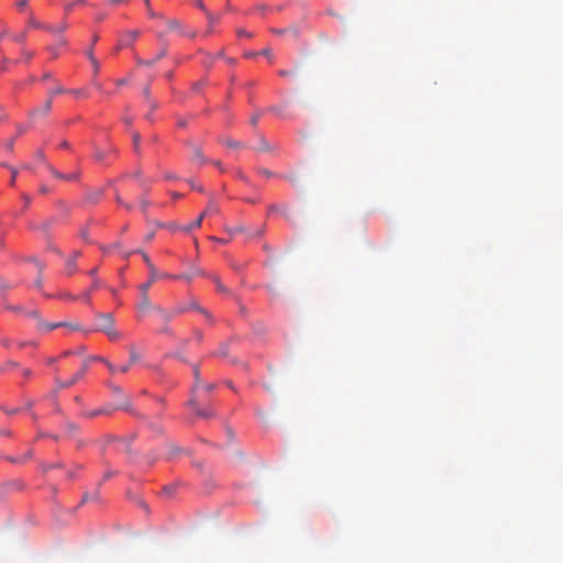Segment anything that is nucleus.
<instances>
[{
  "label": "nucleus",
  "mask_w": 563,
  "mask_h": 563,
  "mask_svg": "<svg viewBox=\"0 0 563 563\" xmlns=\"http://www.w3.org/2000/svg\"><path fill=\"white\" fill-rule=\"evenodd\" d=\"M192 372H194V376H195V385L192 387V394H195V390L198 388L199 385H201V378H200V373H199V368H198L197 365L192 366ZM188 405L192 408V410L199 417L207 418V417L212 416L211 412L202 410V409L197 407V399H196L195 395H192V397L189 399Z\"/></svg>",
  "instance_id": "2"
},
{
  "label": "nucleus",
  "mask_w": 563,
  "mask_h": 563,
  "mask_svg": "<svg viewBox=\"0 0 563 563\" xmlns=\"http://www.w3.org/2000/svg\"><path fill=\"white\" fill-rule=\"evenodd\" d=\"M133 253H136V252L135 251H124L121 254L124 258H129Z\"/></svg>",
  "instance_id": "53"
},
{
  "label": "nucleus",
  "mask_w": 563,
  "mask_h": 563,
  "mask_svg": "<svg viewBox=\"0 0 563 563\" xmlns=\"http://www.w3.org/2000/svg\"><path fill=\"white\" fill-rule=\"evenodd\" d=\"M108 2H109L110 4L118 5V4H121V3H126V2H129V0H108Z\"/></svg>",
  "instance_id": "43"
},
{
  "label": "nucleus",
  "mask_w": 563,
  "mask_h": 563,
  "mask_svg": "<svg viewBox=\"0 0 563 563\" xmlns=\"http://www.w3.org/2000/svg\"><path fill=\"white\" fill-rule=\"evenodd\" d=\"M49 172L56 178L64 179V180H70V181L78 180L79 176H80L79 172H75V173H71V174H62L58 170H56L55 168H53V167H49Z\"/></svg>",
  "instance_id": "10"
},
{
  "label": "nucleus",
  "mask_w": 563,
  "mask_h": 563,
  "mask_svg": "<svg viewBox=\"0 0 563 563\" xmlns=\"http://www.w3.org/2000/svg\"><path fill=\"white\" fill-rule=\"evenodd\" d=\"M214 282H216V285H217V288L219 291H221V292L227 291V288L221 284V282L219 279L216 278Z\"/></svg>",
  "instance_id": "39"
},
{
  "label": "nucleus",
  "mask_w": 563,
  "mask_h": 563,
  "mask_svg": "<svg viewBox=\"0 0 563 563\" xmlns=\"http://www.w3.org/2000/svg\"><path fill=\"white\" fill-rule=\"evenodd\" d=\"M207 216V212H202L194 222L189 223L187 227L184 228L185 232H189L194 229H197L201 225V222L203 218Z\"/></svg>",
  "instance_id": "15"
},
{
  "label": "nucleus",
  "mask_w": 563,
  "mask_h": 563,
  "mask_svg": "<svg viewBox=\"0 0 563 563\" xmlns=\"http://www.w3.org/2000/svg\"><path fill=\"white\" fill-rule=\"evenodd\" d=\"M203 389L207 391V393H210L213 390L214 388V385L213 384H205L203 386Z\"/></svg>",
  "instance_id": "45"
},
{
  "label": "nucleus",
  "mask_w": 563,
  "mask_h": 563,
  "mask_svg": "<svg viewBox=\"0 0 563 563\" xmlns=\"http://www.w3.org/2000/svg\"><path fill=\"white\" fill-rule=\"evenodd\" d=\"M153 311L157 313L159 320L164 323L169 322L173 318L186 312L185 307H175L172 310L163 309L162 307H153Z\"/></svg>",
  "instance_id": "4"
},
{
  "label": "nucleus",
  "mask_w": 563,
  "mask_h": 563,
  "mask_svg": "<svg viewBox=\"0 0 563 563\" xmlns=\"http://www.w3.org/2000/svg\"><path fill=\"white\" fill-rule=\"evenodd\" d=\"M66 45H67L66 38L60 37L59 41H58V46H66Z\"/></svg>",
  "instance_id": "61"
},
{
  "label": "nucleus",
  "mask_w": 563,
  "mask_h": 563,
  "mask_svg": "<svg viewBox=\"0 0 563 563\" xmlns=\"http://www.w3.org/2000/svg\"><path fill=\"white\" fill-rule=\"evenodd\" d=\"M139 360H140V355L137 354V352L134 349H131L130 361L128 364H130V366H131L132 364L136 363Z\"/></svg>",
  "instance_id": "25"
},
{
  "label": "nucleus",
  "mask_w": 563,
  "mask_h": 563,
  "mask_svg": "<svg viewBox=\"0 0 563 563\" xmlns=\"http://www.w3.org/2000/svg\"><path fill=\"white\" fill-rule=\"evenodd\" d=\"M85 3H86V0H76L74 2H68V3L65 4L64 10L68 14V13H70L74 10V8L77 4H85Z\"/></svg>",
  "instance_id": "19"
},
{
  "label": "nucleus",
  "mask_w": 563,
  "mask_h": 563,
  "mask_svg": "<svg viewBox=\"0 0 563 563\" xmlns=\"http://www.w3.org/2000/svg\"><path fill=\"white\" fill-rule=\"evenodd\" d=\"M52 110V100L51 99H47L43 107L41 108H35L33 109L31 112H30V115L31 117H36L38 114H47L49 113V111Z\"/></svg>",
  "instance_id": "12"
},
{
  "label": "nucleus",
  "mask_w": 563,
  "mask_h": 563,
  "mask_svg": "<svg viewBox=\"0 0 563 563\" xmlns=\"http://www.w3.org/2000/svg\"><path fill=\"white\" fill-rule=\"evenodd\" d=\"M91 361H100V362L104 363L107 365V367L109 368V371L115 369V366L112 363H110L109 361H107L106 358H103L101 356L87 357L82 362L80 371L78 373H76L70 379L60 380L59 378H55L57 390L69 388L73 385H75L77 382H79L84 377L86 372L88 371Z\"/></svg>",
  "instance_id": "1"
},
{
  "label": "nucleus",
  "mask_w": 563,
  "mask_h": 563,
  "mask_svg": "<svg viewBox=\"0 0 563 563\" xmlns=\"http://www.w3.org/2000/svg\"><path fill=\"white\" fill-rule=\"evenodd\" d=\"M190 150H191V161L196 164H198L199 166L208 163V158L203 155L202 153V148L201 146L197 145V144H194V143H189L188 144Z\"/></svg>",
  "instance_id": "7"
},
{
  "label": "nucleus",
  "mask_w": 563,
  "mask_h": 563,
  "mask_svg": "<svg viewBox=\"0 0 563 563\" xmlns=\"http://www.w3.org/2000/svg\"><path fill=\"white\" fill-rule=\"evenodd\" d=\"M101 286V282L98 279V278H95L93 279V283L91 285V288L86 290L82 295H81V299L88 303H90L91 301V291H93L96 288L100 287Z\"/></svg>",
  "instance_id": "13"
},
{
  "label": "nucleus",
  "mask_w": 563,
  "mask_h": 563,
  "mask_svg": "<svg viewBox=\"0 0 563 563\" xmlns=\"http://www.w3.org/2000/svg\"><path fill=\"white\" fill-rule=\"evenodd\" d=\"M206 14H207L210 23H216L218 21V18L214 16L213 14H211L209 11H207Z\"/></svg>",
  "instance_id": "41"
},
{
  "label": "nucleus",
  "mask_w": 563,
  "mask_h": 563,
  "mask_svg": "<svg viewBox=\"0 0 563 563\" xmlns=\"http://www.w3.org/2000/svg\"><path fill=\"white\" fill-rule=\"evenodd\" d=\"M153 284L154 283L146 282V283L140 285V287H139L140 292H141V300L137 306V309H139L140 313H144L148 310L153 311V307H155L154 305H152L150 297H148V290Z\"/></svg>",
  "instance_id": "3"
},
{
  "label": "nucleus",
  "mask_w": 563,
  "mask_h": 563,
  "mask_svg": "<svg viewBox=\"0 0 563 563\" xmlns=\"http://www.w3.org/2000/svg\"><path fill=\"white\" fill-rule=\"evenodd\" d=\"M203 212H207V216L208 214H213V213H217L218 212V208L217 206H214L213 203H210L206 210Z\"/></svg>",
  "instance_id": "30"
},
{
  "label": "nucleus",
  "mask_w": 563,
  "mask_h": 563,
  "mask_svg": "<svg viewBox=\"0 0 563 563\" xmlns=\"http://www.w3.org/2000/svg\"><path fill=\"white\" fill-rule=\"evenodd\" d=\"M258 120H260V114H254V115H252V118H251V124H252V125H256V124H257V122H258Z\"/></svg>",
  "instance_id": "46"
},
{
  "label": "nucleus",
  "mask_w": 563,
  "mask_h": 563,
  "mask_svg": "<svg viewBox=\"0 0 563 563\" xmlns=\"http://www.w3.org/2000/svg\"><path fill=\"white\" fill-rule=\"evenodd\" d=\"M135 252L142 254L143 260L148 268L150 276L147 282L154 283V279L172 277V275L168 273L158 272L155 265L150 260L148 255L144 253L142 250H136Z\"/></svg>",
  "instance_id": "5"
},
{
  "label": "nucleus",
  "mask_w": 563,
  "mask_h": 563,
  "mask_svg": "<svg viewBox=\"0 0 563 563\" xmlns=\"http://www.w3.org/2000/svg\"><path fill=\"white\" fill-rule=\"evenodd\" d=\"M170 278H180V279H186V280H188V282H190V280H191V276H189V275H179V276H173V275H172V277H170Z\"/></svg>",
  "instance_id": "49"
},
{
  "label": "nucleus",
  "mask_w": 563,
  "mask_h": 563,
  "mask_svg": "<svg viewBox=\"0 0 563 563\" xmlns=\"http://www.w3.org/2000/svg\"><path fill=\"white\" fill-rule=\"evenodd\" d=\"M192 303H196L195 301H190L188 305H178L177 307H185L186 308V311L189 310V309H195L192 306Z\"/></svg>",
  "instance_id": "54"
},
{
  "label": "nucleus",
  "mask_w": 563,
  "mask_h": 563,
  "mask_svg": "<svg viewBox=\"0 0 563 563\" xmlns=\"http://www.w3.org/2000/svg\"><path fill=\"white\" fill-rule=\"evenodd\" d=\"M106 156V153L103 151L97 150L95 152V158L99 162H101Z\"/></svg>",
  "instance_id": "32"
},
{
  "label": "nucleus",
  "mask_w": 563,
  "mask_h": 563,
  "mask_svg": "<svg viewBox=\"0 0 563 563\" xmlns=\"http://www.w3.org/2000/svg\"><path fill=\"white\" fill-rule=\"evenodd\" d=\"M26 36L24 33L18 34L13 36V40L18 43H23L25 41Z\"/></svg>",
  "instance_id": "35"
},
{
  "label": "nucleus",
  "mask_w": 563,
  "mask_h": 563,
  "mask_svg": "<svg viewBox=\"0 0 563 563\" xmlns=\"http://www.w3.org/2000/svg\"><path fill=\"white\" fill-rule=\"evenodd\" d=\"M29 25L30 26H34V27H40L41 26V24L35 19H33V18L30 19Z\"/></svg>",
  "instance_id": "44"
},
{
  "label": "nucleus",
  "mask_w": 563,
  "mask_h": 563,
  "mask_svg": "<svg viewBox=\"0 0 563 563\" xmlns=\"http://www.w3.org/2000/svg\"><path fill=\"white\" fill-rule=\"evenodd\" d=\"M86 55H87L88 59L90 60V63L92 65L95 75H97L99 73V70H100V64L96 59V57H95V55L92 53V48H88L87 52H86Z\"/></svg>",
  "instance_id": "14"
},
{
  "label": "nucleus",
  "mask_w": 563,
  "mask_h": 563,
  "mask_svg": "<svg viewBox=\"0 0 563 563\" xmlns=\"http://www.w3.org/2000/svg\"><path fill=\"white\" fill-rule=\"evenodd\" d=\"M33 262L36 264L38 272L41 273L44 268V265L38 262L37 260H33Z\"/></svg>",
  "instance_id": "58"
},
{
  "label": "nucleus",
  "mask_w": 563,
  "mask_h": 563,
  "mask_svg": "<svg viewBox=\"0 0 563 563\" xmlns=\"http://www.w3.org/2000/svg\"><path fill=\"white\" fill-rule=\"evenodd\" d=\"M147 12H148V15L152 16V18H155V16H158L152 9L151 7L147 8Z\"/></svg>",
  "instance_id": "63"
},
{
  "label": "nucleus",
  "mask_w": 563,
  "mask_h": 563,
  "mask_svg": "<svg viewBox=\"0 0 563 563\" xmlns=\"http://www.w3.org/2000/svg\"><path fill=\"white\" fill-rule=\"evenodd\" d=\"M260 54L269 58L272 56V51L269 48H265Z\"/></svg>",
  "instance_id": "50"
},
{
  "label": "nucleus",
  "mask_w": 563,
  "mask_h": 563,
  "mask_svg": "<svg viewBox=\"0 0 563 563\" xmlns=\"http://www.w3.org/2000/svg\"><path fill=\"white\" fill-rule=\"evenodd\" d=\"M189 184H190L192 189H197V190L202 191V187L201 186H197V184H194L192 181H189Z\"/></svg>",
  "instance_id": "62"
},
{
  "label": "nucleus",
  "mask_w": 563,
  "mask_h": 563,
  "mask_svg": "<svg viewBox=\"0 0 563 563\" xmlns=\"http://www.w3.org/2000/svg\"><path fill=\"white\" fill-rule=\"evenodd\" d=\"M64 327H68L70 328L71 330H79V325L78 324H70V323H66L65 322V325Z\"/></svg>",
  "instance_id": "60"
},
{
  "label": "nucleus",
  "mask_w": 563,
  "mask_h": 563,
  "mask_svg": "<svg viewBox=\"0 0 563 563\" xmlns=\"http://www.w3.org/2000/svg\"><path fill=\"white\" fill-rule=\"evenodd\" d=\"M140 141H141V135L139 133H133V143H134L135 152H139Z\"/></svg>",
  "instance_id": "28"
},
{
  "label": "nucleus",
  "mask_w": 563,
  "mask_h": 563,
  "mask_svg": "<svg viewBox=\"0 0 563 563\" xmlns=\"http://www.w3.org/2000/svg\"><path fill=\"white\" fill-rule=\"evenodd\" d=\"M167 26L170 31H175L179 29V22L177 20H168Z\"/></svg>",
  "instance_id": "27"
},
{
  "label": "nucleus",
  "mask_w": 563,
  "mask_h": 563,
  "mask_svg": "<svg viewBox=\"0 0 563 563\" xmlns=\"http://www.w3.org/2000/svg\"><path fill=\"white\" fill-rule=\"evenodd\" d=\"M63 325H65V322L52 323V322H46L43 319H38L37 328L41 331L49 332V331H53Z\"/></svg>",
  "instance_id": "11"
},
{
  "label": "nucleus",
  "mask_w": 563,
  "mask_h": 563,
  "mask_svg": "<svg viewBox=\"0 0 563 563\" xmlns=\"http://www.w3.org/2000/svg\"><path fill=\"white\" fill-rule=\"evenodd\" d=\"M114 394H122V389L119 386L110 385Z\"/></svg>",
  "instance_id": "52"
},
{
  "label": "nucleus",
  "mask_w": 563,
  "mask_h": 563,
  "mask_svg": "<svg viewBox=\"0 0 563 563\" xmlns=\"http://www.w3.org/2000/svg\"><path fill=\"white\" fill-rule=\"evenodd\" d=\"M194 308H196V310H198L202 316H205V318L209 321V322H213V318L212 316L210 314L209 311H207L206 309L201 308L200 306H198L197 303H192Z\"/></svg>",
  "instance_id": "20"
},
{
  "label": "nucleus",
  "mask_w": 563,
  "mask_h": 563,
  "mask_svg": "<svg viewBox=\"0 0 563 563\" xmlns=\"http://www.w3.org/2000/svg\"><path fill=\"white\" fill-rule=\"evenodd\" d=\"M9 168L11 170L10 185L13 186L15 184V178H16V175H18V170L14 167H9Z\"/></svg>",
  "instance_id": "31"
},
{
  "label": "nucleus",
  "mask_w": 563,
  "mask_h": 563,
  "mask_svg": "<svg viewBox=\"0 0 563 563\" xmlns=\"http://www.w3.org/2000/svg\"><path fill=\"white\" fill-rule=\"evenodd\" d=\"M27 316L35 319L36 322L38 323V319H42L38 314V311L37 310H31L27 312Z\"/></svg>",
  "instance_id": "33"
},
{
  "label": "nucleus",
  "mask_w": 563,
  "mask_h": 563,
  "mask_svg": "<svg viewBox=\"0 0 563 563\" xmlns=\"http://www.w3.org/2000/svg\"><path fill=\"white\" fill-rule=\"evenodd\" d=\"M216 167H218L220 170L223 172L222 163L220 161H212L211 162Z\"/></svg>",
  "instance_id": "57"
},
{
  "label": "nucleus",
  "mask_w": 563,
  "mask_h": 563,
  "mask_svg": "<svg viewBox=\"0 0 563 563\" xmlns=\"http://www.w3.org/2000/svg\"><path fill=\"white\" fill-rule=\"evenodd\" d=\"M79 256V253L74 254V258H69L66 262V266L68 269V273L71 275L76 271V257Z\"/></svg>",
  "instance_id": "18"
},
{
  "label": "nucleus",
  "mask_w": 563,
  "mask_h": 563,
  "mask_svg": "<svg viewBox=\"0 0 563 563\" xmlns=\"http://www.w3.org/2000/svg\"><path fill=\"white\" fill-rule=\"evenodd\" d=\"M224 145H227L228 147H232V148H240L241 147V143L238 142V141H233V140H227L223 142Z\"/></svg>",
  "instance_id": "26"
},
{
  "label": "nucleus",
  "mask_w": 563,
  "mask_h": 563,
  "mask_svg": "<svg viewBox=\"0 0 563 563\" xmlns=\"http://www.w3.org/2000/svg\"><path fill=\"white\" fill-rule=\"evenodd\" d=\"M166 55H167V49L166 48H162L157 53V55L154 58H152L151 60H145V59H142L141 57H139V56H135V62H136L137 65H141V66H153L158 60L164 58Z\"/></svg>",
  "instance_id": "9"
},
{
  "label": "nucleus",
  "mask_w": 563,
  "mask_h": 563,
  "mask_svg": "<svg viewBox=\"0 0 563 563\" xmlns=\"http://www.w3.org/2000/svg\"><path fill=\"white\" fill-rule=\"evenodd\" d=\"M194 338H195L198 342H200V341L202 340V338H203V334H202V332H201L200 330H195V331H194Z\"/></svg>",
  "instance_id": "38"
},
{
  "label": "nucleus",
  "mask_w": 563,
  "mask_h": 563,
  "mask_svg": "<svg viewBox=\"0 0 563 563\" xmlns=\"http://www.w3.org/2000/svg\"><path fill=\"white\" fill-rule=\"evenodd\" d=\"M261 174H262L263 176L267 177V178H268V177H271V176L273 175V173H272V172H269V170H267V169H262V170H261Z\"/></svg>",
  "instance_id": "59"
},
{
  "label": "nucleus",
  "mask_w": 563,
  "mask_h": 563,
  "mask_svg": "<svg viewBox=\"0 0 563 563\" xmlns=\"http://www.w3.org/2000/svg\"><path fill=\"white\" fill-rule=\"evenodd\" d=\"M22 198L24 200V206L29 207L31 203V198L27 195H23Z\"/></svg>",
  "instance_id": "51"
},
{
  "label": "nucleus",
  "mask_w": 563,
  "mask_h": 563,
  "mask_svg": "<svg viewBox=\"0 0 563 563\" xmlns=\"http://www.w3.org/2000/svg\"><path fill=\"white\" fill-rule=\"evenodd\" d=\"M33 52L31 51H22V56L25 60H30L33 57Z\"/></svg>",
  "instance_id": "36"
},
{
  "label": "nucleus",
  "mask_w": 563,
  "mask_h": 563,
  "mask_svg": "<svg viewBox=\"0 0 563 563\" xmlns=\"http://www.w3.org/2000/svg\"><path fill=\"white\" fill-rule=\"evenodd\" d=\"M101 196H102L101 191H96V192L89 194L87 196V200L96 203V202H98V200L100 199Z\"/></svg>",
  "instance_id": "24"
},
{
  "label": "nucleus",
  "mask_w": 563,
  "mask_h": 563,
  "mask_svg": "<svg viewBox=\"0 0 563 563\" xmlns=\"http://www.w3.org/2000/svg\"><path fill=\"white\" fill-rule=\"evenodd\" d=\"M139 36H140L139 30H128V31L123 32L120 35V38H119L115 49L120 51L123 47H131L134 44V42L139 38Z\"/></svg>",
  "instance_id": "6"
},
{
  "label": "nucleus",
  "mask_w": 563,
  "mask_h": 563,
  "mask_svg": "<svg viewBox=\"0 0 563 563\" xmlns=\"http://www.w3.org/2000/svg\"><path fill=\"white\" fill-rule=\"evenodd\" d=\"M113 409H98L90 412H87L86 416L89 418H93L98 415H109Z\"/></svg>",
  "instance_id": "21"
},
{
  "label": "nucleus",
  "mask_w": 563,
  "mask_h": 563,
  "mask_svg": "<svg viewBox=\"0 0 563 563\" xmlns=\"http://www.w3.org/2000/svg\"><path fill=\"white\" fill-rule=\"evenodd\" d=\"M143 95H144L145 99L150 100V97H151L150 86H146L143 88Z\"/></svg>",
  "instance_id": "40"
},
{
  "label": "nucleus",
  "mask_w": 563,
  "mask_h": 563,
  "mask_svg": "<svg viewBox=\"0 0 563 563\" xmlns=\"http://www.w3.org/2000/svg\"><path fill=\"white\" fill-rule=\"evenodd\" d=\"M130 369V364H124L122 366H115L114 371H110L111 373L121 372L126 373Z\"/></svg>",
  "instance_id": "29"
},
{
  "label": "nucleus",
  "mask_w": 563,
  "mask_h": 563,
  "mask_svg": "<svg viewBox=\"0 0 563 563\" xmlns=\"http://www.w3.org/2000/svg\"><path fill=\"white\" fill-rule=\"evenodd\" d=\"M48 49L52 53L53 58H56L58 56L56 47H49Z\"/></svg>",
  "instance_id": "55"
},
{
  "label": "nucleus",
  "mask_w": 563,
  "mask_h": 563,
  "mask_svg": "<svg viewBox=\"0 0 563 563\" xmlns=\"http://www.w3.org/2000/svg\"><path fill=\"white\" fill-rule=\"evenodd\" d=\"M158 333L167 335L169 338L175 336L173 329L167 323H164L163 327L159 328Z\"/></svg>",
  "instance_id": "17"
},
{
  "label": "nucleus",
  "mask_w": 563,
  "mask_h": 563,
  "mask_svg": "<svg viewBox=\"0 0 563 563\" xmlns=\"http://www.w3.org/2000/svg\"><path fill=\"white\" fill-rule=\"evenodd\" d=\"M238 36L242 37V36H245V37H251V34L245 31V30H238Z\"/></svg>",
  "instance_id": "42"
},
{
  "label": "nucleus",
  "mask_w": 563,
  "mask_h": 563,
  "mask_svg": "<svg viewBox=\"0 0 563 563\" xmlns=\"http://www.w3.org/2000/svg\"><path fill=\"white\" fill-rule=\"evenodd\" d=\"M68 29V24L66 22H62L57 25L47 27L53 34H62Z\"/></svg>",
  "instance_id": "16"
},
{
  "label": "nucleus",
  "mask_w": 563,
  "mask_h": 563,
  "mask_svg": "<svg viewBox=\"0 0 563 563\" xmlns=\"http://www.w3.org/2000/svg\"><path fill=\"white\" fill-rule=\"evenodd\" d=\"M102 332H104L111 340H115L120 336L119 332L113 328V325L109 328V330H103Z\"/></svg>",
  "instance_id": "23"
},
{
  "label": "nucleus",
  "mask_w": 563,
  "mask_h": 563,
  "mask_svg": "<svg viewBox=\"0 0 563 563\" xmlns=\"http://www.w3.org/2000/svg\"><path fill=\"white\" fill-rule=\"evenodd\" d=\"M197 5L205 12H207L208 10L206 9L205 7V3L202 2V0H197Z\"/></svg>",
  "instance_id": "56"
},
{
  "label": "nucleus",
  "mask_w": 563,
  "mask_h": 563,
  "mask_svg": "<svg viewBox=\"0 0 563 563\" xmlns=\"http://www.w3.org/2000/svg\"><path fill=\"white\" fill-rule=\"evenodd\" d=\"M260 150L261 151H268L269 150L268 144H267V142L265 140H262Z\"/></svg>",
  "instance_id": "47"
},
{
  "label": "nucleus",
  "mask_w": 563,
  "mask_h": 563,
  "mask_svg": "<svg viewBox=\"0 0 563 563\" xmlns=\"http://www.w3.org/2000/svg\"><path fill=\"white\" fill-rule=\"evenodd\" d=\"M66 90L62 87V86H56L54 89H51L48 91V99H53L56 95H59V93H63L65 92Z\"/></svg>",
  "instance_id": "22"
},
{
  "label": "nucleus",
  "mask_w": 563,
  "mask_h": 563,
  "mask_svg": "<svg viewBox=\"0 0 563 563\" xmlns=\"http://www.w3.org/2000/svg\"><path fill=\"white\" fill-rule=\"evenodd\" d=\"M13 146H14V140H10L5 144L7 150L10 152L13 151Z\"/></svg>",
  "instance_id": "48"
},
{
  "label": "nucleus",
  "mask_w": 563,
  "mask_h": 563,
  "mask_svg": "<svg viewBox=\"0 0 563 563\" xmlns=\"http://www.w3.org/2000/svg\"><path fill=\"white\" fill-rule=\"evenodd\" d=\"M140 205H141V209L143 211H145L146 208L150 206V201L146 198L143 197V198L140 199Z\"/></svg>",
  "instance_id": "34"
},
{
  "label": "nucleus",
  "mask_w": 563,
  "mask_h": 563,
  "mask_svg": "<svg viewBox=\"0 0 563 563\" xmlns=\"http://www.w3.org/2000/svg\"><path fill=\"white\" fill-rule=\"evenodd\" d=\"M27 3H29V0H19V1L16 2V7H18L20 10H23L24 8H26Z\"/></svg>",
  "instance_id": "37"
},
{
  "label": "nucleus",
  "mask_w": 563,
  "mask_h": 563,
  "mask_svg": "<svg viewBox=\"0 0 563 563\" xmlns=\"http://www.w3.org/2000/svg\"><path fill=\"white\" fill-rule=\"evenodd\" d=\"M22 374H23L25 377H29V376L32 374V372H31L30 369L25 368V369H23V371H22Z\"/></svg>",
  "instance_id": "64"
},
{
  "label": "nucleus",
  "mask_w": 563,
  "mask_h": 563,
  "mask_svg": "<svg viewBox=\"0 0 563 563\" xmlns=\"http://www.w3.org/2000/svg\"><path fill=\"white\" fill-rule=\"evenodd\" d=\"M97 318L100 321L97 327L98 331L109 330V328L114 324V319L111 313H98Z\"/></svg>",
  "instance_id": "8"
}]
</instances>
